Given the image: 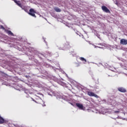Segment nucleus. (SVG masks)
<instances>
[{"label":"nucleus","mask_w":127,"mask_h":127,"mask_svg":"<svg viewBox=\"0 0 127 127\" xmlns=\"http://www.w3.org/2000/svg\"><path fill=\"white\" fill-rule=\"evenodd\" d=\"M42 106H43V107H46V105H45V104H42Z\"/></svg>","instance_id":"obj_15"},{"label":"nucleus","mask_w":127,"mask_h":127,"mask_svg":"<svg viewBox=\"0 0 127 127\" xmlns=\"http://www.w3.org/2000/svg\"><path fill=\"white\" fill-rule=\"evenodd\" d=\"M118 90L121 93H126V92H127V89L124 87H119Z\"/></svg>","instance_id":"obj_5"},{"label":"nucleus","mask_w":127,"mask_h":127,"mask_svg":"<svg viewBox=\"0 0 127 127\" xmlns=\"http://www.w3.org/2000/svg\"><path fill=\"white\" fill-rule=\"evenodd\" d=\"M54 9L57 12H61V9L59 7L55 8Z\"/></svg>","instance_id":"obj_10"},{"label":"nucleus","mask_w":127,"mask_h":127,"mask_svg":"<svg viewBox=\"0 0 127 127\" xmlns=\"http://www.w3.org/2000/svg\"><path fill=\"white\" fill-rule=\"evenodd\" d=\"M0 28H1V29H5L4 27H3L2 25L0 26Z\"/></svg>","instance_id":"obj_14"},{"label":"nucleus","mask_w":127,"mask_h":127,"mask_svg":"<svg viewBox=\"0 0 127 127\" xmlns=\"http://www.w3.org/2000/svg\"><path fill=\"white\" fill-rule=\"evenodd\" d=\"M35 13H36V11L34 10V9L31 8L29 9V12H28L29 15H31V16H33V17H36V15H35Z\"/></svg>","instance_id":"obj_1"},{"label":"nucleus","mask_w":127,"mask_h":127,"mask_svg":"<svg viewBox=\"0 0 127 127\" xmlns=\"http://www.w3.org/2000/svg\"><path fill=\"white\" fill-rule=\"evenodd\" d=\"M102 10L104 11V12H106V13H110L111 11H110V9L108 8L106 6H102L101 7Z\"/></svg>","instance_id":"obj_3"},{"label":"nucleus","mask_w":127,"mask_h":127,"mask_svg":"<svg viewBox=\"0 0 127 127\" xmlns=\"http://www.w3.org/2000/svg\"><path fill=\"white\" fill-rule=\"evenodd\" d=\"M120 44H122V45H127V40L125 39H122L120 41Z\"/></svg>","instance_id":"obj_4"},{"label":"nucleus","mask_w":127,"mask_h":127,"mask_svg":"<svg viewBox=\"0 0 127 127\" xmlns=\"http://www.w3.org/2000/svg\"><path fill=\"white\" fill-rule=\"evenodd\" d=\"M4 123H5V120L0 116V125H2V124H4Z\"/></svg>","instance_id":"obj_7"},{"label":"nucleus","mask_w":127,"mask_h":127,"mask_svg":"<svg viewBox=\"0 0 127 127\" xmlns=\"http://www.w3.org/2000/svg\"><path fill=\"white\" fill-rule=\"evenodd\" d=\"M100 45H101L102 46H103V45H102V44H100Z\"/></svg>","instance_id":"obj_16"},{"label":"nucleus","mask_w":127,"mask_h":127,"mask_svg":"<svg viewBox=\"0 0 127 127\" xmlns=\"http://www.w3.org/2000/svg\"><path fill=\"white\" fill-rule=\"evenodd\" d=\"M76 106L79 109V110H84V106H83V104L76 103Z\"/></svg>","instance_id":"obj_6"},{"label":"nucleus","mask_w":127,"mask_h":127,"mask_svg":"<svg viewBox=\"0 0 127 127\" xmlns=\"http://www.w3.org/2000/svg\"><path fill=\"white\" fill-rule=\"evenodd\" d=\"M6 33H7V34L8 35H11V36H13V33L12 32H11V31L10 30H6Z\"/></svg>","instance_id":"obj_8"},{"label":"nucleus","mask_w":127,"mask_h":127,"mask_svg":"<svg viewBox=\"0 0 127 127\" xmlns=\"http://www.w3.org/2000/svg\"><path fill=\"white\" fill-rule=\"evenodd\" d=\"M14 2H15V3H16L17 4L18 2H19V1H17L16 0H14Z\"/></svg>","instance_id":"obj_12"},{"label":"nucleus","mask_w":127,"mask_h":127,"mask_svg":"<svg viewBox=\"0 0 127 127\" xmlns=\"http://www.w3.org/2000/svg\"><path fill=\"white\" fill-rule=\"evenodd\" d=\"M87 95H88V96H89L90 97H95V98H97V99L99 98V96L91 91H88Z\"/></svg>","instance_id":"obj_2"},{"label":"nucleus","mask_w":127,"mask_h":127,"mask_svg":"<svg viewBox=\"0 0 127 127\" xmlns=\"http://www.w3.org/2000/svg\"><path fill=\"white\" fill-rule=\"evenodd\" d=\"M115 114H119V113H120L119 111H116L114 112Z\"/></svg>","instance_id":"obj_13"},{"label":"nucleus","mask_w":127,"mask_h":127,"mask_svg":"<svg viewBox=\"0 0 127 127\" xmlns=\"http://www.w3.org/2000/svg\"><path fill=\"white\" fill-rule=\"evenodd\" d=\"M97 47H99V48H101V47H98V46H97Z\"/></svg>","instance_id":"obj_17"},{"label":"nucleus","mask_w":127,"mask_h":127,"mask_svg":"<svg viewBox=\"0 0 127 127\" xmlns=\"http://www.w3.org/2000/svg\"><path fill=\"white\" fill-rule=\"evenodd\" d=\"M79 60H80L81 61H83V62H84V63H86V62H87V60H86V59L83 57L79 58Z\"/></svg>","instance_id":"obj_9"},{"label":"nucleus","mask_w":127,"mask_h":127,"mask_svg":"<svg viewBox=\"0 0 127 127\" xmlns=\"http://www.w3.org/2000/svg\"><path fill=\"white\" fill-rule=\"evenodd\" d=\"M17 4V5H18V6H19L20 7L22 8V5H21V3L18 2Z\"/></svg>","instance_id":"obj_11"}]
</instances>
